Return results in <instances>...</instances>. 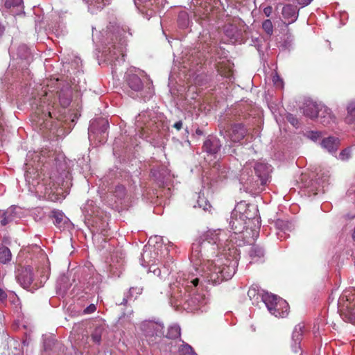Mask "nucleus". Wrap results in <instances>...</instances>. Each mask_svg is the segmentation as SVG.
<instances>
[{
    "mask_svg": "<svg viewBox=\"0 0 355 355\" xmlns=\"http://www.w3.org/2000/svg\"><path fill=\"white\" fill-rule=\"evenodd\" d=\"M223 257H219L214 261H208L207 264V279L213 284H219L220 282L232 278L235 274L236 261H230L225 259L226 263H223Z\"/></svg>",
    "mask_w": 355,
    "mask_h": 355,
    "instance_id": "1",
    "label": "nucleus"
},
{
    "mask_svg": "<svg viewBox=\"0 0 355 355\" xmlns=\"http://www.w3.org/2000/svg\"><path fill=\"white\" fill-rule=\"evenodd\" d=\"M221 234L222 231L220 230L206 232L196 243H193V252H198L202 255L215 254L216 250L222 245Z\"/></svg>",
    "mask_w": 355,
    "mask_h": 355,
    "instance_id": "2",
    "label": "nucleus"
},
{
    "mask_svg": "<svg viewBox=\"0 0 355 355\" xmlns=\"http://www.w3.org/2000/svg\"><path fill=\"white\" fill-rule=\"evenodd\" d=\"M338 309L345 322L355 325V288L343 291L338 300Z\"/></svg>",
    "mask_w": 355,
    "mask_h": 355,
    "instance_id": "3",
    "label": "nucleus"
},
{
    "mask_svg": "<svg viewBox=\"0 0 355 355\" xmlns=\"http://www.w3.org/2000/svg\"><path fill=\"white\" fill-rule=\"evenodd\" d=\"M302 110L304 115L311 119L318 117L320 122L324 125H329L333 120L331 110L320 103L308 101L304 103Z\"/></svg>",
    "mask_w": 355,
    "mask_h": 355,
    "instance_id": "4",
    "label": "nucleus"
},
{
    "mask_svg": "<svg viewBox=\"0 0 355 355\" xmlns=\"http://www.w3.org/2000/svg\"><path fill=\"white\" fill-rule=\"evenodd\" d=\"M270 313L278 318H285L288 314L289 305L286 300L272 294L262 297Z\"/></svg>",
    "mask_w": 355,
    "mask_h": 355,
    "instance_id": "5",
    "label": "nucleus"
},
{
    "mask_svg": "<svg viewBox=\"0 0 355 355\" xmlns=\"http://www.w3.org/2000/svg\"><path fill=\"white\" fill-rule=\"evenodd\" d=\"M227 132L232 142H239L246 136L248 130L243 123H234Z\"/></svg>",
    "mask_w": 355,
    "mask_h": 355,
    "instance_id": "6",
    "label": "nucleus"
},
{
    "mask_svg": "<svg viewBox=\"0 0 355 355\" xmlns=\"http://www.w3.org/2000/svg\"><path fill=\"white\" fill-rule=\"evenodd\" d=\"M304 326L302 324L295 325L292 333L291 347L292 351L295 353H300L301 352V341L303 338Z\"/></svg>",
    "mask_w": 355,
    "mask_h": 355,
    "instance_id": "7",
    "label": "nucleus"
},
{
    "mask_svg": "<svg viewBox=\"0 0 355 355\" xmlns=\"http://www.w3.org/2000/svg\"><path fill=\"white\" fill-rule=\"evenodd\" d=\"M18 282L24 288L30 287L33 282V268L30 266L22 268L17 276Z\"/></svg>",
    "mask_w": 355,
    "mask_h": 355,
    "instance_id": "8",
    "label": "nucleus"
},
{
    "mask_svg": "<svg viewBox=\"0 0 355 355\" xmlns=\"http://www.w3.org/2000/svg\"><path fill=\"white\" fill-rule=\"evenodd\" d=\"M141 329L146 340L148 341H153V338L157 335L158 325L152 321H145L141 324Z\"/></svg>",
    "mask_w": 355,
    "mask_h": 355,
    "instance_id": "9",
    "label": "nucleus"
},
{
    "mask_svg": "<svg viewBox=\"0 0 355 355\" xmlns=\"http://www.w3.org/2000/svg\"><path fill=\"white\" fill-rule=\"evenodd\" d=\"M57 94L59 102L62 107H67L70 105L71 101L72 92L71 90L70 86L68 84L64 85L60 89V90L57 92Z\"/></svg>",
    "mask_w": 355,
    "mask_h": 355,
    "instance_id": "10",
    "label": "nucleus"
},
{
    "mask_svg": "<svg viewBox=\"0 0 355 355\" xmlns=\"http://www.w3.org/2000/svg\"><path fill=\"white\" fill-rule=\"evenodd\" d=\"M255 174L259 178L261 184H266L268 180L269 169L267 164L260 162H256L254 165Z\"/></svg>",
    "mask_w": 355,
    "mask_h": 355,
    "instance_id": "11",
    "label": "nucleus"
},
{
    "mask_svg": "<svg viewBox=\"0 0 355 355\" xmlns=\"http://www.w3.org/2000/svg\"><path fill=\"white\" fill-rule=\"evenodd\" d=\"M282 14L285 20L288 21V24H291L297 19L298 10L296 6L286 4L282 8Z\"/></svg>",
    "mask_w": 355,
    "mask_h": 355,
    "instance_id": "12",
    "label": "nucleus"
},
{
    "mask_svg": "<svg viewBox=\"0 0 355 355\" xmlns=\"http://www.w3.org/2000/svg\"><path fill=\"white\" fill-rule=\"evenodd\" d=\"M321 147L329 153H335L339 147L340 141L338 138L330 136L324 138L320 143Z\"/></svg>",
    "mask_w": 355,
    "mask_h": 355,
    "instance_id": "13",
    "label": "nucleus"
},
{
    "mask_svg": "<svg viewBox=\"0 0 355 355\" xmlns=\"http://www.w3.org/2000/svg\"><path fill=\"white\" fill-rule=\"evenodd\" d=\"M128 87L133 92H139L143 89V83L141 78L135 74H129L126 79Z\"/></svg>",
    "mask_w": 355,
    "mask_h": 355,
    "instance_id": "14",
    "label": "nucleus"
},
{
    "mask_svg": "<svg viewBox=\"0 0 355 355\" xmlns=\"http://www.w3.org/2000/svg\"><path fill=\"white\" fill-rule=\"evenodd\" d=\"M49 216L53 219L54 225L58 228H61L67 223V217L60 210L54 209L51 211Z\"/></svg>",
    "mask_w": 355,
    "mask_h": 355,
    "instance_id": "15",
    "label": "nucleus"
},
{
    "mask_svg": "<svg viewBox=\"0 0 355 355\" xmlns=\"http://www.w3.org/2000/svg\"><path fill=\"white\" fill-rule=\"evenodd\" d=\"M217 71L221 76L231 78L233 76V70L229 62H221L217 64Z\"/></svg>",
    "mask_w": 355,
    "mask_h": 355,
    "instance_id": "16",
    "label": "nucleus"
},
{
    "mask_svg": "<svg viewBox=\"0 0 355 355\" xmlns=\"http://www.w3.org/2000/svg\"><path fill=\"white\" fill-rule=\"evenodd\" d=\"M347 114L345 117V121L348 124H352L355 121V101H350L346 106Z\"/></svg>",
    "mask_w": 355,
    "mask_h": 355,
    "instance_id": "17",
    "label": "nucleus"
},
{
    "mask_svg": "<svg viewBox=\"0 0 355 355\" xmlns=\"http://www.w3.org/2000/svg\"><path fill=\"white\" fill-rule=\"evenodd\" d=\"M202 148L205 151L210 154H216L220 150V146L216 140H206L204 142Z\"/></svg>",
    "mask_w": 355,
    "mask_h": 355,
    "instance_id": "18",
    "label": "nucleus"
},
{
    "mask_svg": "<svg viewBox=\"0 0 355 355\" xmlns=\"http://www.w3.org/2000/svg\"><path fill=\"white\" fill-rule=\"evenodd\" d=\"M12 254L10 249L0 244V262L1 263H7L11 260Z\"/></svg>",
    "mask_w": 355,
    "mask_h": 355,
    "instance_id": "19",
    "label": "nucleus"
},
{
    "mask_svg": "<svg viewBox=\"0 0 355 355\" xmlns=\"http://www.w3.org/2000/svg\"><path fill=\"white\" fill-rule=\"evenodd\" d=\"M104 327L102 325L96 326L91 334L92 340L94 343L99 345L101 341V336L104 331Z\"/></svg>",
    "mask_w": 355,
    "mask_h": 355,
    "instance_id": "20",
    "label": "nucleus"
},
{
    "mask_svg": "<svg viewBox=\"0 0 355 355\" xmlns=\"http://www.w3.org/2000/svg\"><path fill=\"white\" fill-rule=\"evenodd\" d=\"M230 225L231 227L232 230L236 234L237 232H241L243 229V223L241 219H238L236 218L231 217L230 220Z\"/></svg>",
    "mask_w": 355,
    "mask_h": 355,
    "instance_id": "21",
    "label": "nucleus"
},
{
    "mask_svg": "<svg viewBox=\"0 0 355 355\" xmlns=\"http://www.w3.org/2000/svg\"><path fill=\"white\" fill-rule=\"evenodd\" d=\"M197 204L198 207L202 208L205 211H209L211 207L209 202L203 196L200 195L198 196Z\"/></svg>",
    "mask_w": 355,
    "mask_h": 355,
    "instance_id": "22",
    "label": "nucleus"
},
{
    "mask_svg": "<svg viewBox=\"0 0 355 355\" xmlns=\"http://www.w3.org/2000/svg\"><path fill=\"white\" fill-rule=\"evenodd\" d=\"M250 256L251 257H263L264 256V251L262 248L258 245H253L250 250Z\"/></svg>",
    "mask_w": 355,
    "mask_h": 355,
    "instance_id": "23",
    "label": "nucleus"
},
{
    "mask_svg": "<svg viewBox=\"0 0 355 355\" xmlns=\"http://www.w3.org/2000/svg\"><path fill=\"white\" fill-rule=\"evenodd\" d=\"M180 355H197L193 348L188 344H184L179 348Z\"/></svg>",
    "mask_w": 355,
    "mask_h": 355,
    "instance_id": "24",
    "label": "nucleus"
},
{
    "mask_svg": "<svg viewBox=\"0 0 355 355\" xmlns=\"http://www.w3.org/2000/svg\"><path fill=\"white\" fill-rule=\"evenodd\" d=\"M180 355H197L193 348L188 344H184L179 348Z\"/></svg>",
    "mask_w": 355,
    "mask_h": 355,
    "instance_id": "25",
    "label": "nucleus"
},
{
    "mask_svg": "<svg viewBox=\"0 0 355 355\" xmlns=\"http://www.w3.org/2000/svg\"><path fill=\"white\" fill-rule=\"evenodd\" d=\"M180 336V329L179 327H171L168 329L167 337L175 339Z\"/></svg>",
    "mask_w": 355,
    "mask_h": 355,
    "instance_id": "26",
    "label": "nucleus"
},
{
    "mask_svg": "<svg viewBox=\"0 0 355 355\" xmlns=\"http://www.w3.org/2000/svg\"><path fill=\"white\" fill-rule=\"evenodd\" d=\"M262 28L263 31L268 35H271L273 33V25L270 19H266L262 23Z\"/></svg>",
    "mask_w": 355,
    "mask_h": 355,
    "instance_id": "27",
    "label": "nucleus"
},
{
    "mask_svg": "<svg viewBox=\"0 0 355 355\" xmlns=\"http://www.w3.org/2000/svg\"><path fill=\"white\" fill-rule=\"evenodd\" d=\"M143 289L144 288L142 286H132L129 289V295L131 297H135V298H137L139 295H140L142 293Z\"/></svg>",
    "mask_w": 355,
    "mask_h": 355,
    "instance_id": "28",
    "label": "nucleus"
},
{
    "mask_svg": "<svg viewBox=\"0 0 355 355\" xmlns=\"http://www.w3.org/2000/svg\"><path fill=\"white\" fill-rule=\"evenodd\" d=\"M115 196L119 198H123L125 195V188L123 185H117L114 191Z\"/></svg>",
    "mask_w": 355,
    "mask_h": 355,
    "instance_id": "29",
    "label": "nucleus"
},
{
    "mask_svg": "<svg viewBox=\"0 0 355 355\" xmlns=\"http://www.w3.org/2000/svg\"><path fill=\"white\" fill-rule=\"evenodd\" d=\"M23 3L22 0H6L5 1V6L7 8L12 7H18Z\"/></svg>",
    "mask_w": 355,
    "mask_h": 355,
    "instance_id": "30",
    "label": "nucleus"
},
{
    "mask_svg": "<svg viewBox=\"0 0 355 355\" xmlns=\"http://www.w3.org/2000/svg\"><path fill=\"white\" fill-rule=\"evenodd\" d=\"M322 137V132L318 131H310L307 132V137L313 141H316Z\"/></svg>",
    "mask_w": 355,
    "mask_h": 355,
    "instance_id": "31",
    "label": "nucleus"
},
{
    "mask_svg": "<svg viewBox=\"0 0 355 355\" xmlns=\"http://www.w3.org/2000/svg\"><path fill=\"white\" fill-rule=\"evenodd\" d=\"M248 295L251 300L254 298L258 299L259 295V291L255 287L252 286L248 291Z\"/></svg>",
    "mask_w": 355,
    "mask_h": 355,
    "instance_id": "32",
    "label": "nucleus"
},
{
    "mask_svg": "<svg viewBox=\"0 0 355 355\" xmlns=\"http://www.w3.org/2000/svg\"><path fill=\"white\" fill-rule=\"evenodd\" d=\"M287 121L290 122L294 127L297 128L299 121L298 119L292 114H288L286 116Z\"/></svg>",
    "mask_w": 355,
    "mask_h": 355,
    "instance_id": "33",
    "label": "nucleus"
},
{
    "mask_svg": "<svg viewBox=\"0 0 355 355\" xmlns=\"http://www.w3.org/2000/svg\"><path fill=\"white\" fill-rule=\"evenodd\" d=\"M351 157L350 150L348 148L343 150L340 153V159L347 160Z\"/></svg>",
    "mask_w": 355,
    "mask_h": 355,
    "instance_id": "34",
    "label": "nucleus"
},
{
    "mask_svg": "<svg viewBox=\"0 0 355 355\" xmlns=\"http://www.w3.org/2000/svg\"><path fill=\"white\" fill-rule=\"evenodd\" d=\"M275 225L277 226V228H279L281 230H286L288 227V222L284 221L282 220H277L275 222Z\"/></svg>",
    "mask_w": 355,
    "mask_h": 355,
    "instance_id": "35",
    "label": "nucleus"
},
{
    "mask_svg": "<svg viewBox=\"0 0 355 355\" xmlns=\"http://www.w3.org/2000/svg\"><path fill=\"white\" fill-rule=\"evenodd\" d=\"M96 305L94 304H91L90 305H89L87 307H86L84 309L83 313L85 314H90V313H94L96 311Z\"/></svg>",
    "mask_w": 355,
    "mask_h": 355,
    "instance_id": "36",
    "label": "nucleus"
},
{
    "mask_svg": "<svg viewBox=\"0 0 355 355\" xmlns=\"http://www.w3.org/2000/svg\"><path fill=\"white\" fill-rule=\"evenodd\" d=\"M272 81L277 87H279L280 88L283 87V81L279 76H275L273 77Z\"/></svg>",
    "mask_w": 355,
    "mask_h": 355,
    "instance_id": "37",
    "label": "nucleus"
},
{
    "mask_svg": "<svg viewBox=\"0 0 355 355\" xmlns=\"http://www.w3.org/2000/svg\"><path fill=\"white\" fill-rule=\"evenodd\" d=\"M26 168L25 177H26V181L30 182L31 179L33 178V177L31 175L32 172L30 171V168H28V164H26Z\"/></svg>",
    "mask_w": 355,
    "mask_h": 355,
    "instance_id": "38",
    "label": "nucleus"
},
{
    "mask_svg": "<svg viewBox=\"0 0 355 355\" xmlns=\"http://www.w3.org/2000/svg\"><path fill=\"white\" fill-rule=\"evenodd\" d=\"M297 3L302 7L308 6L313 0H297Z\"/></svg>",
    "mask_w": 355,
    "mask_h": 355,
    "instance_id": "39",
    "label": "nucleus"
},
{
    "mask_svg": "<svg viewBox=\"0 0 355 355\" xmlns=\"http://www.w3.org/2000/svg\"><path fill=\"white\" fill-rule=\"evenodd\" d=\"M272 12V8L271 6H267L263 9V13L266 16L269 17Z\"/></svg>",
    "mask_w": 355,
    "mask_h": 355,
    "instance_id": "40",
    "label": "nucleus"
},
{
    "mask_svg": "<svg viewBox=\"0 0 355 355\" xmlns=\"http://www.w3.org/2000/svg\"><path fill=\"white\" fill-rule=\"evenodd\" d=\"M2 217L3 218L1 220V225L2 226H5L6 225H7L9 223V220L6 216V214L5 213L3 214Z\"/></svg>",
    "mask_w": 355,
    "mask_h": 355,
    "instance_id": "41",
    "label": "nucleus"
},
{
    "mask_svg": "<svg viewBox=\"0 0 355 355\" xmlns=\"http://www.w3.org/2000/svg\"><path fill=\"white\" fill-rule=\"evenodd\" d=\"M173 126L177 130H180L182 128V121H177L176 123H174V125Z\"/></svg>",
    "mask_w": 355,
    "mask_h": 355,
    "instance_id": "42",
    "label": "nucleus"
},
{
    "mask_svg": "<svg viewBox=\"0 0 355 355\" xmlns=\"http://www.w3.org/2000/svg\"><path fill=\"white\" fill-rule=\"evenodd\" d=\"M7 298V294L4 290L0 288V300L3 301Z\"/></svg>",
    "mask_w": 355,
    "mask_h": 355,
    "instance_id": "43",
    "label": "nucleus"
},
{
    "mask_svg": "<svg viewBox=\"0 0 355 355\" xmlns=\"http://www.w3.org/2000/svg\"><path fill=\"white\" fill-rule=\"evenodd\" d=\"M193 286L194 287L197 286L198 285V283H199V279L198 278H194V279H192L190 282Z\"/></svg>",
    "mask_w": 355,
    "mask_h": 355,
    "instance_id": "44",
    "label": "nucleus"
},
{
    "mask_svg": "<svg viewBox=\"0 0 355 355\" xmlns=\"http://www.w3.org/2000/svg\"><path fill=\"white\" fill-rule=\"evenodd\" d=\"M127 302H128V300L124 297L123 299L122 302L120 303V304L126 305Z\"/></svg>",
    "mask_w": 355,
    "mask_h": 355,
    "instance_id": "45",
    "label": "nucleus"
},
{
    "mask_svg": "<svg viewBox=\"0 0 355 355\" xmlns=\"http://www.w3.org/2000/svg\"><path fill=\"white\" fill-rule=\"evenodd\" d=\"M352 238L355 241V227H354V232L352 234Z\"/></svg>",
    "mask_w": 355,
    "mask_h": 355,
    "instance_id": "46",
    "label": "nucleus"
},
{
    "mask_svg": "<svg viewBox=\"0 0 355 355\" xmlns=\"http://www.w3.org/2000/svg\"><path fill=\"white\" fill-rule=\"evenodd\" d=\"M322 116H324L326 115V113L325 112H321V114H320Z\"/></svg>",
    "mask_w": 355,
    "mask_h": 355,
    "instance_id": "47",
    "label": "nucleus"
},
{
    "mask_svg": "<svg viewBox=\"0 0 355 355\" xmlns=\"http://www.w3.org/2000/svg\"><path fill=\"white\" fill-rule=\"evenodd\" d=\"M119 53H120L122 56H123V53H122V51H121V50H119Z\"/></svg>",
    "mask_w": 355,
    "mask_h": 355,
    "instance_id": "48",
    "label": "nucleus"
},
{
    "mask_svg": "<svg viewBox=\"0 0 355 355\" xmlns=\"http://www.w3.org/2000/svg\"><path fill=\"white\" fill-rule=\"evenodd\" d=\"M48 115H49V117H51V118L52 117L51 116V113L50 112H48Z\"/></svg>",
    "mask_w": 355,
    "mask_h": 355,
    "instance_id": "49",
    "label": "nucleus"
},
{
    "mask_svg": "<svg viewBox=\"0 0 355 355\" xmlns=\"http://www.w3.org/2000/svg\"><path fill=\"white\" fill-rule=\"evenodd\" d=\"M229 35L233 37L234 34H231V35L230 34Z\"/></svg>",
    "mask_w": 355,
    "mask_h": 355,
    "instance_id": "50",
    "label": "nucleus"
}]
</instances>
